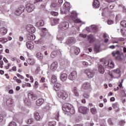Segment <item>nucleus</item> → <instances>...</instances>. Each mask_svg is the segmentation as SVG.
Masks as SVG:
<instances>
[{"label": "nucleus", "mask_w": 126, "mask_h": 126, "mask_svg": "<svg viewBox=\"0 0 126 126\" xmlns=\"http://www.w3.org/2000/svg\"><path fill=\"white\" fill-rule=\"evenodd\" d=\"M51 25H52V26H54V25H56V24H58L59 22H60V19L56 18L53 19L51 20Z\"/></svg>", "instance_id": "25"}, {"label": "nucleus", "mask_w": 126, "mask_h": 126, "mask_svg": "<svg viewBox=\"0 0 126 126\" xmlns=\"http://www.w3.org/2000/svg\"><path fill=\"white\" fill-rule=\"evenodd\" d=\"M62 87V85L60 83H57L54 84V88L55 91H59Z\"/></svg>", "instance_id": "21"}, {"label": "nucleus", "mask_w": 126, "mask_h": 126, "mask_svg": "<svg viewBox=\"0 0 126 126\" xmlns=\"http://www.w3.org/2000/svg\"><path fill=\"white\" fill-rule=\"evenodd\" d=\"M51 14H52L54 16H57V15L58 14V13L57 12H52Z\"/></svg>", "instance_id": "56"}, {"label": "nucleus", "mask_w": 126, "mask_h": 126, "mask_svg": "<svg viewBox=\"0 0 126 126\" xmlns=\"http://www.w3.org/2000/svg\"><path fill=\"white\" fill-rule=\"evenodd\" d=\"M93 5L94 7H95V8H98L100 6V2H99L98 0H94Z\"/></svg>", "instance_id": "24"}, {"label": "nucleus", "mask_w": 126, "mask_h": 126, "mask_svg": "<svg viewBox=\"0 0 126 126\" xmlns=\"http://www.w3.org/2000/svg\"><path fill=\"white\" fill-rule=\"evenodd\" d=\"M90 111L93 115H96V114H97V110L96 108H91Z\"/></svg>", "instance_id": "39"}, {"label": "nucleus", "mask_w": 126, "mask_h": 126, "mask_svg": "<svg viewBox=\"0 0 126 126\" xmlns=\"http://www.w3.org/2000/svg\"><path fill=\"white\" fill-rule=\"evenodd\" d=\"M25 84H26V86L28 87H31V84L29 83H25Z\"/></svg>", "instance_id": "62"}, {"label": "nucleus", "mask_w": 126, "mask_h": 126, "mask_svg": "<svg viewBox=\"0 0 126 126\" xmlns=\"http://www.w3.org/2000/svg\"><path fill=\"white\" fill-rule=\"evenodd\" d=\"M33 121H34V120L33 119H30L28 120L27 123V124H28V125H30V124H32V123H33Z\"/></svg>", "instance_id": "46"}, {"label": "nucleus", "mask_w": 126, "mask_h": 126, "mask_svg": "<svg viewBox=\"0 0 126 126\" xmlns=\"http://www.w3.org/2000/svg\"><path fill=\"white\" fill-rule=\"evenodd\" d=\"M35 44L43 45L44 44V41L42 38H40L38 40L35 41Z\"/></svg>", "instance_id": "38"}, {"label": "nucleus", "mask_w": 126, "mask_h": 126, "mask_svg": "<svg viewBox=\"0 0 126 126\" xmlns=\"http://www.w3.org/2000/svg\"><path fill=\"white\" fill-rule=\"evenodd\" d=\"M74 43H75V38H74V37H70L67 41H66V44H67V45L74 44Z\"/></svg>", "instance_id": "20"}, {"label": "nucleus", "mask_w": 126, "mask_h": 126, "mask_svg": "<svg viewBox=\"0 0 126 126\" xmlns=\"http://www.w3.org/2000/svg\"><path fill=\"white\" fill-rule=\"evenodd\" d=\"M85 73L87 74V76L89 77V78H92L93 76H94V74L95 73H94V71L89 69H87L85 70Z\"/></svg>", "instance_id": "10"}, {"label": "nucleus", "mask_w": 126, "mask_h": 126, "mask_svg": "<svg viewBox=\"0 0 126 126\" xmlns=\"http://www.w3.org/2000/svg\"><path fill=\"white\" fill-rule=\"evenodd\" d=\"M24 102L26 105H29V102H28V99H25Z\"/></svg>", "instance_id": "55"}, {"label": "nucleus", "mask_w": 126, "mask_h": 126, "mask_svg": "<svg viewBox=\"0 0 126 126\" xmlns=\"http://www.w3.org/2000/svg\"><path fill=\"white\" fill-rule=\"evenodd\" d=\"M60 63L61 65H63V64H64V63H64V61H63V60L62 59L61 60H60Z\"/></svg>", "instance_id": "52"}, {"label": "nucleus", "mask_w": 126, "mask_h": 126, "mask_svg": "<svg viewBox=\"0 0 126 126\" xmlns=\"http://www.w3.org/2000/svg\"><path fill=\"white\" fill-rule=\"evenodd\" d=\"M50 7L51 8H54L55 10H58V9L60 8V7L58 3L55 2L51 3V4L50 5Z\"/></svg>", "instance_id": "22"}, {"label": "nucleus", "mask_w": 126, "mask_h": 126, "mask_svg": "<svg viewBox=\"0 0 126 126\" xmlns=\"http://www.w3.org/2000/svg\"><path fill=\"white\" fill-rule=\"evenodd\" d=\"M80 37H82V38H86L87 35L86 34H83L82 33L80 34Z\"/></svg>", "instance_id": "58"}, {"label": "nucleus", "mask_w": 126, "mask_h": 126, "mask_svg": "<svg viewBox=\"0 0 126 126\" xmlns=\"http://www.w3.org/2000/svg\"><path fill=\"white\" fill-rule=\"evenodd\" d=\"M90 88V84L89 83H85L83 84V88L84 89H89Z\"/></svg>", "instance_id": "33"}, {"label": "nucleus", "mask_w": 126, "mask_h": 126, "mask_svg": "<svg viewBox=\"0 0 126 126\" xmlns=\"http://www.w3.org/2000/svg\"><path fill=\"white\" fill-rule=\"evenodd\" d=\"M70 10V3L69 2H65L63 5V8L61 10V13L62 14H66L68 13Z\"/></svg>", "instance_id": "3"}, {"label": "nucleus", "mask_w": 126, "mask_h": 126, "mask_svg": "<svg viewBox=\"0 0 126 126\" xmlns=\"http://www.w3.org/2000/svg\"><path fill=\"white\" fill-rule=\"evenodd\" d=\"M97 68L99 73L101 74H104V72H105V69L101 64H97Z\"/></svg>", "instance_id": "12"}, {"label": "nucleus", "mask_w": 126, "mask_h": 126, "mask_svg": "<svg viewBox=\"0 0 126 126\" xmlns=\"http://www.w3.org/2000/svg\"><path fill=\"white\" fill-rule=\"evenodd\" d=\"M63 2V0H58L57 4H58L59 7L62 5Z\"/></svg>", "instance_id": "48"}, {"label": "nucleus", "mask_w": 126, "mask_h": 126, "mask_svg": "<svg viewBox=\"0 0 126 126\" xmlns=\"http://www.w3.org/2000/svg\"><path fill=\"white\" fill-rule=\"evenodd\" d=\"M57 77H56L55 75H52L51 80L52 83H56V82H57Z\"/></svg>", "instance_id": "35"}, {"label": "nucleus", "mask_w": 126, "mask_h": 126, "mask_svg": "<svg viewBox=\"0 0 126 126\" xmlns=\"http://www.w3.org/2000/svg\"><path fill=\"white\" fill-rule=\"evenodd\" d=\"M1 34H2V35H5L6 33H7V31L6 30V29L4 28H2L0 31Z\"/></svg>", "instance_id": "37"}, {"label": "nucleus", "mask_w": 126, "mask_h": 126, "mask_svg": "<svg viewBox=\"0 0 126 126\" xmlns=\"http://www.w3.org/2000/svg\"><path fill=\"white\" fill-rule=\"evenodd\" d=\"M108 123L109 125H110V126H113V125H114V124L112 122V120L111 119H109L108 120Z\"/></svg>", "instance_id": "51"}, {"label": "nucleus", "mask_w": 126, "mask_h": 126, "mask_svg": "<svg viewBox=\"0 0 126 126\" xmlns=\"http://www.w3.org/2000/svg\"><path fill=\"white\" fill-rule=\"evenodd\" d=\"M74 22H75L76 23H81V20L79 19H76L74 20Z\"/></svg>", "instance_id": "53"}, {"label": "nucleus", "mask_w": 126, "mask_h": 126, "mask_svg": "<svg viewBox=\"0 0 126 126\" xmlns=\"http://www.w3.org/2000/svg\"><path fill=\"white\" fill-rule=\"evenodd\" d=\"M62 109L63 111H64V112L70 113L71 115H74V114H75V110H74V107L68 103H64L63 105Z\"/></svg>", "instance_id": "1"}, {"label": "nucleus", "mask_w": 126, "mask_h": 126, "mask_svg": "<svg viewBox=\"0 0 126 126\" xmlns=\"http://www.w3.org/2000/svg\"><path fill=\"white\" fill-rule=\"evenodd\" d=\"M113 72L116 73L117 74H119L121 73V70H120V68H117L116 69H114L113 70Z\"/></svg>", "instance_id": "42"}, {"label": "nucleus", "mask_w": 126, "mask_h": 126, "mask_svg": "<svg viewBox=\"0 0 126 126\" xmlns=\"http://www.w3.org/2000/svg\"><path fill=\"white\" fill-rule=\"evenodd\" d=\"M58 68V62H54L51 65V69L53 71Z\"/></svg>", "instance_id": "18"}, {"label": "nucleus", "mask_w": 126, "mask_h": 126, "mask_svg": "<svg viewBox=\"0 0 126 126\" xmlns=\"http://www.w3.org/2000/svg\"><path fill=\"white\" fill-rule=\"evenodd\" d=\"M79 113L86 115L89 112V108L85 106H80L78 108Z\"/></svg>", "instance_id": "6"}, {"label": "nucleus", "mask_w": 126, "mask_h": 126, "mask_svg": "<svg viewBox=\"0 0 126 126\" xmlns=\"http://www.w3.org/2000/svg\"><path fill=\"white\" fill-rule=\"evenodd\" d=\"M61 54V51L60 50H57L56 51H52V52L51 54L50 57L52 58L53 59L56 58L57 56H59Z\"/></svg>", "instance_id": "15"}, {"label": "nucleus", "mask_w": 126, "mask_h": 126, "mask_svg": "<svg viewBox=\"0 0 126 126\" xmlns=\"http://www.w3.org/2000/svg\"><path fill=\"white\" fill-rule=\"evenodd\" d=\"M36 26L37 27H40V26H44V21L40 20L36 23Z\"/></svg>", "instance_id": "30"}, {"label": "nucleus", "mask_w": 126, "mask_h": 126, "mask_svg": "<svg viewBox=\"0 0 126 126\" xmlns=\"http://www.w3.org/2000/svg\"><path fill=\"white\" fill-rule=\"evenodd\" d=\"M44 101L45 100L44 99L39 98L36 101V104L37 106H41V105L43 104V103H44Z\"/></svg>", "instance_id": "26"}, {"label": "nucleus", "mask_w": 126, "mask_h": 126, "mask_svg": "<svg viewBox=\"0 0 126 126\" xmlns=\"http://www.w3.org/2000/svg\"><path fill=\"white\" fill-rule=\"evenodd\" d=\"M59 112H56L53 115L54 118L55 119V120H57V121H59Z\"/></svg>", "instance_id": "40"}, {"label": "nucleus", "mask_w": 126, "mask_h": 126, "mask_svg": "<svg viewBox=\"0 0 126 126\" xmlns=\"http://www.w3.org/2000/svg\"><path fill=\"white\" fill-rule=\"evenodd\" d=\"M91 29L93 32H94V33H96V32H97L98 30V27L95 25H92L91 26Z\"/></svg>", "instance_id": "27"}, {"label": "nucleus", "mask_w": 126, "mask_h": 126, "mask_svg": "<svg viewBox=\"0 0 126 126\" xmlns=\"http://www.w3.org/2000/svg\"><path fill=\"white\" fill-rule=\"evenodd\" d=\"M28 98L30 100H32V101H34V100H36L37 99V96L32 92H31L28 94Z\"/></svg>", "instance_id": "13"}, {"label": "nucleus", "mask_w": 126, "mask_h": 126, "mask_svg": "<svg viewBox=\"0 0 126 126\" xmlns=\"http://www.w3.org/2000/svg\"><path fill=\"white\" fill-rule=\"evenodd\" d=\"M70 16L72 18L75 19L77 17V13H76V11H72L71 13Z\"/></svg>", "instance_id": "32"}, {"label": "nucleus", "mask_w": 126, "mask_h": 126, "mask_svg": "<svg viewBox=\"0 0 126 126\" xmlns=\"http://www.w3.org/2000/svg\"><path fill=\"white\" fill-rule=\"evenodd\" d=\"M77 77V73L75 71H73L68 76V79L70 80H75Z\"/></svg>", "instance_id": "8"}, {"label": "nucleus", "mask_w": 126, "mask_h": 126, "mask_svg": "<svg viewBox=\"0 0 126 126\" xmlns=\"http://www.w3.org/2000/svg\"><path fill=\"white\" fill-rule=\"evenodd\" d=\"M26 29L28 32L29 33H32V34H33V33H35V32L36 31V29H35V27L31 25H29L26 26Z\"/></svg>", "instance_id": "9"}, {"label": "nucleus", "mask_w": 126, "mask_h": 126, "mask_svg": "<svg viewBox=\"0 0 126 126\" xmlns=\"http://www.w3.org/2000/svg\"><path fill=\"white\" fill-rule=\"evenodd\" d=\"M6 103L8 107H11V105H12V99L10 98L7 99Z\"/></svg>", "instance_id": "29"}, {"label": "nucleus", "mask_w": 126, "mask_h": 126, "mask_svg": "<svg viewBox=\"0 0 126 126\" xmlns=\"http://www.w3.org/2000/svg\"><path fill=\"white\" fill-rule=\"evenodd\" d=\"M17 126L16 123L14 122H10L8 126Z\"/></svg>", "instance_id": "45"}, {"label": "nucleus", "mask_w": 126, "mask_h": 126, "mask_svg": "<svg viewBox=\"0 0 126 126\" xmlns=\"http://www.w3.org/2000/svg\"><path fill=\"white\" fill-rule=\"evenodd\" d=\"M112 55L116 61L118 62H122L123 61V53L120 52V51H113L112 53Z\"/></svg>", "instance_id": "2"}, {"label": "nucleus", "mask_w": 126, "mask_h": 126, "mask_svg": "<svg viewBox=\"0 0 126 126\" xmlns=\"http://www.w3.org/2000/svg\"><path fill=\"white\" fill-rule=\"evenodd\" d=\"M34 117L35 120H36V121H39L40 119H41V116H40V115L38 112H35L34 114Z\"/></svg>", "instance_id": "31"}, {"label": "nucleus", "mask_w": 126, "mask_h": 126, "mask_svg": "<svg viewBox=\"0 0 126 126\" xmlns=\"http://www.w3.org/2000/svg\"><path fill=\"white\" fill-rule=\"evenodd\" d=\"M26 46L28 49L31 50L34 48V43L32 41H28L26 43Z\"/></svg>", "instance_id": "16"}, {"label": "nucleus", "mask_w": 126, "mask_h": 126, "mask_svg": "<svg viewBox=\"0 0 126 126\" xmlns=\"http://www.w3.org/2000/svg\"><path fill=\"white\" fill-rule=\"evenodd\" d=\"M116 0H105L107 2H114Z\"/></svg>", "instance_id": "63"}, {"label": "nucleus", "mask_w": 126, "mask_h": 126, "mask_svg": "<svg viewBox=\"0 0 126 126\" xmlns=\"http://www.w3.org/2000/svg\"><path fill=\"white\" fill-rule=\"evenodd\" d=\"M41 30L43 34V36L42 37H44V36H49V37L52 36V35L51 34L47 32V29L43 28H42Z\"/></svg>", "instance_id": "19"}, {"label": "nucleus", "mask_w": 126, "mask_h": 126, "mask_svg": "<svg viewBox=\"0 0 126 126\" xmlns=\"http://www.w3.org/2000/svg\"><path fill=\"white\" fill-rule=\"evenodd\" d=\"M82 63L85 66H87V65H88V63L86 62H83Z\"/></svg>", "instance_id": "59"}, {"label": "nucleus", "mask_w": 126, "mask_h": 126, "mask_svg": "<svg viewBox=\"0 0 126 126\" xmlns=\"http://www.w3.org/2000/svg\"><path fill=\"white\" fill-rule=\"evenodd\" d=\"M94 49L98 52V51H99V49H100V46L95 45L94 46Z\"/></svg>", "instance_id": "54"}, {"label": "nucleus", "mask_w": 126, "mask_h": 126, "mask_svg": "<svg viewBox=\"0 0 126 126\" xmlns=\"http://www.w3.org/2000/svg\"><path fill=\"white\" fill-rule=\"evenodd\" d=\"M72 92L74 94L75 96H76V97H78L79 96V94L77 91V88L76 87H74L72 89Z\"/></svg>", "instance_id": "28"}, {"label": "nucleus", "mask_w": 126, "mask_h": 126, "mask_svg": "<svg viewBox=\"0 0 126 126\" xmlns=\"http://www.w3.org/2000/svg\"><path fill=\"white\" fill-rule=\"evenodd\" d=\"M60 78L62 81L64 82L67 79V74L65 73H62L61 75Z\"/></svg>", "instance_id": "17"}, {"label": "nucleus", "mask_w": 126, "mask_h": 126, "mask_svg": "<svg viewBox=\"0 0 126 126\" xmlns=\"http://www.w3.org/2000/svg\"><path fill=\"white\" fill-rule=\"evenodd\" d=\"M95 40L96 39L95 38V37H94V35L92 34H90L88 36V41L91 44H92V43H94Z\"/></svg>", "instance_id": "14"}, {"label": "nucleus", "mask_w": 126, "mask_h": 126, "mask_svg": "<svg viewBox=\"0 0 126 126\" xmlns=\"http://www.w3.org/2000/svg\"><path fill=\"white\" fill-rule=\"evenodd\" d=\"M105 63H106L108 67H110V68H114L115 67V63H114V62L111 61L110 62L106 61Z\"/></svg>", "instance_id": "23"}, {"label": "nucleus", "mask_w": 126, "mask_h": 126, "mask_svg": "<svg viewBox=\"0 0 126 126\" xmlns=\"http://www.w3.org/2000/svg\"><path fill=\"white\" fill-rule=\"evenodd\" d=\"M48 125L49 126H56V121H52V122H49Z\"/></svg>", "instance_id": "43"}, {"label": "nucleus", "mask_w": 126, "mask_h": 126, "mask_svg": "<svg viewBox=\"0 0 126 126\" xmlns=\"http://www.w3.org/2000/svg\"><path fill=\"white\" fill-rule=\"evenodd\" d=\"M36 57L38 60H39L40 61H42L43 60V55L41 52H38L36 54Z\"/></svg>", "instance_id": "34"}, {"label": "nucleus", "mask_w": 126, "mask_h": 126, "mask_svg": "<svg viewBox=\"0 0 126 126\" xmlns=\"http://www.w3.org/2000/svg\"><path fill=\"white\" fill-rule=\"evenodd\" d=\"M17 76H18V77H19L20 78H21V79H24V77H23V76L19 74H17Z\"/></svg>", "instance_id": "57"}, {"label": "nucleus", "mask_w": 126, "mask_h": 126, "mask_svg": "<svg viewBox=\"0 0 126 126\" xmlns=\"http://www.w3.org/2000/svg\"><path fill=\"white\" fill-rule=\"evenodd\" d=\"M83 96L84 98H86L87 99H88V98H89V94H84Z\"/></svg>", "instance_id": "61"}, {"label": "nucleus", "mask_w": 126, "mask_h": 126, "mask_svg": "<svg viewBox=\"0 0 126 126\" xmlns=\"http://www.w3.org/2000/svg\"><path fill=\"white\" fill-rule=\"evenodd\" d=\"M69 26V24L67 22H61L58 25L59 30V31H65L67 30Z\"/></svg>", "instance_id": "4"}, {"label": "nucleus", "mask_w": 126, "mask_h": 126, "mask_svg": "<svg viewBox=\"0 0 126 126\" xmlns=\"http://www.w3.org/2000/svg\"><path fill=\"white\" fill-rule=\"evenodd\" d=\"M125 124H126V122L124 120H121L119 122L120 126H125Z\"/></svg>", "instance_id": "49"}, {"label": "nucleus", "mask_w": 126, "mask_h": 126, "mask_svg": "<svg viewBox=\"0 0 126 126\" xmlns=\"http://www.w3.org/2000/svg\"><path fill=\"white\" fill-rule=\"evenodd\" d=\"M121 25L123 27L126 28V21H123L121 23Z\"/></svg>", "instance_id": "44"}, {"label": "nucleus", "mask_w": 126, "mask_h": 126, "mask_svg": "<svg viewBox=\"0 0 126 126\" xmlns=\"http://www.w3.org/2000/svg\"><path fill=\"white\" fill-rule=\"evenodd\" d=\"M27 37L28 38V40H29L30 41H33L35 38H34L33 36L32 35H31L30 34H28L27 35Z\"/></svg>", "instance_id": "36"}, {"label": "nucleus", "mask_w": 126, "mask_h": 126, "mask_svg": "<svg viewBox=\"0 0 126 126\" xmlns=\"http://www.w3.org/2000/svg\"><path fill=\"white\" fill-rule=\"evenodd\" d=\"M26 8L28 12H32L35 9V6L33 4L28 3L26 5Z\"/></svg>", "instance_id": "7"}, {"label": "nucleus", "mask_w": 126, "mask_h": 126, "mask_svg": "<svg viewBox=\"0 0 126 126\" xmlns=\"http://www.w3.org/2000/svg\"><path fill=\"white\" fill-rule=\"evenodd\" d=\"M58 98L60 99H63V100H65L67 97H68V94L64 91H61L58 94Z\"/></svg>", "instance_id": "5"}, {"label": "nucleus", "mask_w": 126, "mask_h": 126, "mask_svg": "<svg viewBox=\"0 0 126 126\" xmlns=\"http://www.w3.org/2000/svg\"><path fill=\"white\" fill-rule=\"evenodd\" d=\"M114 22V21L112 20H108L107 21V23L108 24H109V25H111V24H113Z\"/></svg>", "instance_id": "50"}, {"label": "nucleus", "mask_w": 126, "mask_h": 126, "mask_svg": "<svg viewBox=\"0 0 126 126\" xmlns=\"http://www.w3.org/2000/svg\"><path fill=\"white\" fill-rule=\"evenodd\" d=\"M29 61H30V64H31V65L34 64L35 63V60H32L31 59H29Z\"/></svg>", "instance_id": "47"}, {"label": "nucleus", "mask_w": 126, "mask_h": 126, "mask_svg": "<svg viewBox=\"0 0 126 126\" xmlns=\"http://www.w3.org/2000/svg\"><path fill=\"white\" fill-rule=\"evenodd\" d=\"M23 39H24L23 37L20 36L19 39V41H20V42H22Z\"/></svg>", "instance_id": "64"}, {"label": "nucleus", "mask_w": 126, "mask_h": 126, "mask_svg": "<svg viewBox=\"0 0 126 126\" xmlns=\"http://www.w3.org/2000/svg\"><path fill=\"white\" fill-rule=\"evenodd\" d=\"M79 53H80V49H79V48L76 47L74 50L75 55H77L79 54Z\"/></svg>", "instance_id": "41"}, {"label": "nucleus", "mask_w": 126, "mask_h": 126, "mask_svg": "<svg viewBox=\"0 0 126 126\" xmlns=\"http://www.w3.org/2000/svg\"><path fill=\"white\" fill-rule=\"evenodd\" d=\"M121 33L122 34V35H124V36H126V33L125 32V31L121 30Z\"/></svg>", "instance_id": "60"}, {"label": "nucleus", "mask_w": 126, "mask_h": 126, "mask_svg": "<svg viewBox=\"0 0 126 126\" xmlns=\"http://www.w3.org/2000/svg\"><path fill=\"white\" fill-rule=\"evenodd\" d=\"M25 10L24 6H20L18 9L16 10V14L17 15H20L23 11Z\"/></svg>", "instance_id": "11"}]
</instances>
